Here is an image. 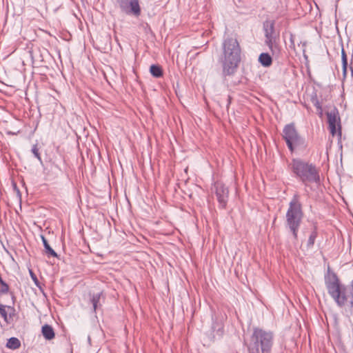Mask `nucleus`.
Wrapping results in <instances>:
<instances>
[{
	"label": "nucleus",
	"mask_w": 353,
	"mask_h": 353,
	"mask_svg": "<svg viewBox=\"0 0 353 353\" xmlns=\"http://www.w3.org/2000/svg\"><path fill=\"white\" fill-rule=\"evenodd\" d=\"M274 335L270 331L254 327L247 345L249 353H270L273 345Z\"/></svg>",
	"instance_id": "nucleus-1"
},
{
	"label": "nucleus",
	"mask_w": 353,
	"mask_h": 353,
	"mask_svg": "<svg viewBox=\"0 0 353 353\" xmlns=\"http://www.w3.org/2000/svg\"><path fill=\"white\" fill-rule=\"evenodd\" d=\"M292 170L296 179L305 186L310 183H320V175L316 165L301 159H293Z\"/></svg>",
	"instance_id": "nucleus-2"
},
{
	"label": "nucleus",
	"mask_w": 353,
	"mask_h": 353,
	"mask_svg": "<svg viewBox=\"0 0 353 353\" xmlns=\"http://www.w3.org/2000/svg\"><path fill=\"white\" fill-rule=\"evenodd\" d=\"M240 46H223V52L219 57L224 77L233 76L241 62Z\"/></svg>",
	"instance_id": "nucleus-3"
},
{
	"label": "nucleus",
	"mask_w": 353,
	"mask_h": 353,
	"mask_svg": "<svg viewBox=\"0 0 353 353\" xmlns=\"http://www.w3.org/2000/svg\"><path fill=\"white\" fill-rule=\"evenodd\" d=\"M303 218L302 205L297 194L293 195L285 214L286 227L292 233L294 241L298 239V232Z\"/></svg>",
	"instance_id": "nucleus-4"
},
{
	"label": "nucleus",
	"mask_w": 353,
	"mask_h": 353,
	"mask_svg": "<svg viewBox=\"0 0 353 353\" xmlns=\"http://www.w3.org/2000/svg\"><path fill=\"white\" fill-rule=\"evenodd\" d=\"M325 285L329 294L336 304L340 307L345 305L347 300L345 292L346 288L344 285H341L335 273H332L328 278H325Z\"/></svg>",
	"instance_id": "nucleus-5"
},
{
	"label": "nucleus",
	"mask_w": 353,
	"mask_h": 353,
	"mask_svg": "<svg viewBox=\"0 0 353 353\" xmlns=\"http://www.w3.org/2000/svg\"><path fill=\"white\" fill-rule=\"evenodd\" d=\"M282 137L291 152H293L297 148L305 146V139L299 134L294 123L284 126Z\"/></svg>",
	"instance_id": "nucleus-6"
},
{
	"label": "nucleus",
	"mask_w": 353,
	"mask_h": 353,
	"mask_svg": "<svg viewBox=\"0 0 353 353\" xmlns=\"http://www.w3.org/2000/svg\"><path fill=\"white\" fill-rule=\"evenodd\" d=\"M116 2L125 14L139 17L141 14L140 0H116Z\"/></svg>",
	"instance_id": "nucleus-7"
},
{
	"label": "nucleus",
	"mask_w": 353,
	"mask_h": 353,
	"mask_svg": "<svg viewBox=\"0 0 353 353\" xmlns=\"http://www.w3.org/2000/svg\"><path fill=\"white\" fill-rule=\"evenodd\" d=\"M263 29L265 38V44H275L279 32L275 29V21L267 19L263 22Z\"/></svg>",
	"instance_id": "nucleus-8"
},
{
	"label": "nucleus",
	"mask_w": 353,
	"mask_h": 353,
	"mask_svg": "<svg viewBox=\"0 0 353 353\" xmlns=\"http://www.w3.org/2000/svg\"><path fill=\"white\" fill-rule=\"evenodd\" d=\"M214 188L219 208L225 209L227 206L228 201V188L225 187V185L220 181H216L214 183Z\"/></svg>",
	"instance_id": "nucleus-9"
},
{
	"label": "nucleus",
	"mask_w": 353,
	"mask_h": 353,
	"mask_svg": "<svg viewBox=\"0 0 353 353\" xmlns=\"http://www.w3.org/2000/svg\"><path fill=\"white\" fill-rule=\"evenodd\" d=\"M25 50L33 62L42 61L45 54L47 53V50L40 48L39 46H27Z\"/></svg>",
	"instance_id": "nucleus-10"
},
{
	"label": "nucleus",
	"mask_w": 353,
	"mask_h": 353,
	"mask_svg": "<svg viewBox=\"0 0 353 353\" xmlns=\"http://www.w3.org/2000/svg\"><path fill=\"white\" fill-rule=\"evenodd\" d=\"M15 309L12 306L6 305L0 303V316L7 323H10V319L14 315Z\"/></svg>",
	"instance_id": "nucleus-11"
},
{
	"label": "nucleus",
	"mask_w": 353,
	"mask_h": 353,
	"mask_svg": "<svg viewBox=\"0 0 353 353\" xmlns=\"http://www.w3.org/2000/svg\"><path fill=\"white\" fill-rule=\"evenodd\" d=\"M338 110L336 108H334L330 112L327 113V122L329 124V128L330 132L334 135L336 132V123L338 117Z\"/></svg>",
	"instance_id": "nucleus-12"
},
{
	"label": "nucleus",
	"mask_w": 353,
	"mask_h": 353,
	"mask_svg": "<svg viewBox=\"0 0 353 353\" xmlns=\"http://www.w3.org/2000/svg\"><path fill=\"white\" fill-rule=\"evenodd\" d=\"M259 62L263 67H269L272 63V58L268 52H262L259 57Z\"/></svg>",
	"instance_id": "nucleus-13"
},
{
	"label": "nucleus",
	"mask_w": 353,
	"mask_h": 353,
	"mask_svg": "<svg viewBox=\"0 0 353 353\" xmlns=\"http://www.w3.org/2000/svg\"><path fill=\"white\" fill-rule=\"evenodd\" d=\"M41 332L46 340H51L54 338V332L51 325L45 324L41 327Z\"/></svg>",
	"instance_id": "nucleus-14"
},
{
	"label": "nucleus",
	"mask_w": 353,
	"mask_h": 353,
	"mask_svg": "<svg viewBox=\"0 0 353 353\" xmlns=\"http://www.w3.org/2000/svg\"><path fill=\"white\" fill-rule=\"evenodd\" d=\"M41 239L42 240L45 252L48 255V256L57 257L58 255L57 252L50 247L45 236L41 235Z\"/></svg>",
	"instance_id": "nucleus-15"
},
{
	"label": "nucleus",
	"mask_w": 353,
	"mask_h": 353,
	"mask_svg": "<svg viewBox=\"0 0 353 353\" xmlns=\"http://www.w3.org/2000/svg\"><path fill=\"white\" fill-rule=\"evenodd\" d=\"M212 331L213 333H215L214 336H222L224 332L223 325L220 322L213 321L212 324Z\"/></svg>",
	"instance_id": "nucleus-16"
},
{
	"label": "nucleus",
	"mask_w": 353,
	"mask_h": 353,
	"mask_svg": "<svg viewBox=\"0 0 353 353\" xmlns=\"http://www.w3.org/2000/svg\"><path fill=\"white\" fill-rule=\"evenodd\" d=\"M103 295V292H99L97 294H92V296L90 298V303L92 305L93 311L96 312V310L101 306L100 302V299L101 296Z\"/></svg>",
	"instance_id": "nucleus-17"
},
{
	"label": "nucleus",
	"mask_w": 353,
	"mask_h": 353,
	"mask_svg": "<svg viewBox=\"0 0 353 353\" xmlns=\"http://www.w3.org/2000/svg\"><path fill=\"white\" fill-rule=\"evenodd\" d=\"M21 345L20 341L16 337L10 338L6 343V347L11 350H16Z\"/></svg>",
	"instance_id": "nucleus-18"
},
{
	"label": "nucleus",
	"mask_w": 353,
	"mask_h": 353,
	"mask_svg": "<svg viewBox=\"0 0 353 353\" xmlns=\"http://www.w3.org/2000/svg\"><path fill=\"white\" fill-rule=\"evenodd\" d=\"M150 72L151 74L156 78H159L163 76V70L158 65H152L150 68Z\"/></svg>",
	"instance_id": "nucleus-19"
},
{
	"label": "nucleus",
	"mask_w": 353,
	"mask_h": 353,
	"mask_svg": "<svg viewBox=\"0 0 353 353\" xmlns=\"http://www.w3.org/2000/svg\"><path fill=\"white\" fill-rule=\"evenodd\" d=\"M341 59H342V68H343V77L345 78L347 75V55L345 52L343 46H341Z\"/></svg>",
	"instance_id": "nucleus-20"
},
{
	"label": "nucleus",
	"mask_w": 353,
	"mask_h": 353,
	"mask_svg": "<svg viewBox=\"0 0 353 353\" xmlns=\"http://www.w3.org/2000/svg\"><path fill=\"white\" fill-rule=\"evenodd\" d=\"M318 236L317 231L314 230L311 232V234L309 236L307 242V248H312L314 244L315 240Z\"/></svg>",
	"instance_id": "nucleus-21"
},
{
	"label": "nucleus",
	"mask_w": 353,
	"mask_h": 353,
	"mask_svg": "<svg viewBox=\"0 0 353 353\" xmlns=\"http://www.w3.org/2000/svg\"><path fill=\"white\" fill-rule=\"evenodd\" d=\"M9 285L3 280L0 281V294H6L9 292Z\"/></svg>",
	"instance_id": "nucleus-22"
},
{
	"label": "nucleus",
	"mask_w": 353,
	"mask_h": 353,
	"mask_svg": "<svg viewBox=\"0 0 353 353\" xmlns=\"http://www.w3.org/2000/svg\"><path fill=\"white\" fill-rule=\"evenodd\" d=\"M32 152L33 153L34 156L40 161L41 162L42 160H41V155H40V153L39 152V148L37 147V144H34L32 147V150H31Z\"/></svg>",
	"instance_id": "nucleus-23"
},
{
	"label": "nucleus",
	"mask_w": 353,
	"mask_h": 353,
	"mask_svg": "<svg viewBox=\"0 0 353 353\" xmlns=\"http://www.w3.org/2000/svg\"><path fill=\"white\" fill-rule=\"evenodd\" d=\"M30 275L31 276V279L34 281V284L36 285V286L38 287L41 290L43 291L40 282L39 281L35 274L31 270H30Z\"/></svg>",
	"instance_id": "nucleus-24"
},
{
	"label": "nucleus",
	"mask_w": 353,
	"mask_h": 353,
	"mask_svg": "<svg viewBox=\"0 0 353 353\" xmlns=\"http://www.w3.org/2000/svg\"><path fill=\"white\" fill-rule=\"evenodd\" d=\"M95 47V48L97 50H99L102 52H108L109 50H111V46H94Z\"/></svg>",
	"instance_id": "nucleus-25"
},
{
	"label": "nucleus",
	"mask_w": 353,
	"mask_h": 353,
	"mask_svg": "<svg viewBox=\"0 0 353 353\" xmlns=\"http://www.w3.org/2000/svg\"><path fill=\"white\" fill-rule=\"evenodd\" d=\"M314 106L316 108L317 110L320 111V113H322V106L320 103V102L318 100H316V101L314 103Z\"/></svg>",
	"instance_id": "nucleus-26"
},
{
	"label": "nucleus",
	"mask_w": 353,
	"mask_h": 353,
	"mask_svg": "<svg viewBox=\"0 0 353 353\" xmlns=\"http://www.w3.org/2000/svg\"><path fill=\"white\" fill-rule=\"evenodd\" d=\"M351 300H350V305L353 307V280L351 282Z\"/></svg>",
	"instance_id": "nucleus-27"
},
{
	"label": "nucleus",
	"mask_w": 353,
	"mask_h": 353,
	"mask_svg": "<svg viewBox=\"0 0 353 353\" xmlns=\"http://www.w3.org/2000/svg\"><path fill=\"white\" fill-rule=\"evenodd\" d=\"M270 46V50L272 51L273 54L275 53V51H279V49L278 48L279 46L271 45V46Z\"/></svg>",
	"instance_id": "nucleus-28"
},
{
	"label": "nucleus",
	"mask_w": 353,
	"mask_h": 353,
	"mask_svg": "<svg viewBox=\"0 0 353 353\" xmlns=\"http://www.w3.org/2000/svg\"><path fill=\"white\" fill-rule=\"evenodd\" d=\"M351 74L353 75V69H352Z\"/></svg>",
	"instance_id": "nucleus-29"
}]
</instances>
